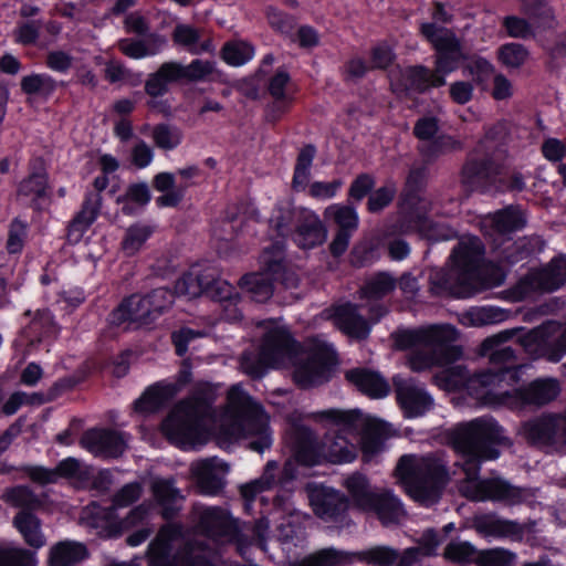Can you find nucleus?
I'll return each instance as SVG.
<instances>
[{
    "label": "nucleus",
    "instance_id": "nucleus-1",
    "mask_svg": "<svg viewBox=\"0 0 566 566\" xmlns=\"http://www.w3.org/2000/svg\"><path fill=\"white\" fill-rule=\"evenodd\" d=\"M213 400L209 386L198 385L196 391L179 401L163 421L164 436L182 450L205 444L210 436L221 448L248 441L251 450L262 453L271 447L269 416L241 385L229 389L227 405L219 415L212 410Z\"/></svg>",
    "mask_w": 566,
    "mask_h": 566
},
{
    "label": "nucleus",
    "instance_id": "nucleus-2",
    "mask_svg": "<svg viewBox=\"0 0 566 566\" xmlns=\"http://www.w3.org/2000/svg\"><path fill=\"white\" fill-rule=\"evenodd\" d=\"M450 440L460 455L457 464L465 475L460 484V492L465 497L472 501H501L510 505L527 497L526 490L514 488L502 479L478 478L483 461L499 458L500 451L495 446L510 444L496 421L478 418L459 423L451 430Z\"/></svg>",
    "mask_w": 566,
    "mask_h": 566
},
{
    "label": "nucleus",
    "instance_id": "nucleus-3",
    "mask_svg": "<svg viewBox=\"0 0 566 566\" xmlns=\"http://www.w3.org/2000/svg\"><path fill=\"white\" fill-rule=\"evenodd\" d=\"M264 335L258 354L244 353L241 358L243 373L260 378L270 368L293 367L294 381L302 388L325 382L335 361V349L322 337L311 339L301 349L286 327L276 322L262 324Z\"/></svg>",
    "mask_w": 566,
    "mask_h": 566
},
{
    "label": "nucleus",
    "instance_id": "nucleus-4",
    "mask_svg": "<svg viewBox=\"0 0 566 566\" xmlns=\"http://www.w3.org/2000/svg\"><path fill=\"white\" fill-rule=\"evenodd\" d=\"M200 539L185 543L182 527L163 526L148 546L149 566H216L217 546L237 537V524L229 513L216 506H193Z\"/></svg>",
    "mask_w": 566,
    "mask_h": 566
},
{
    "label": "nucleus",
    "instance_id": "nucleus-5",
    "mask_svg": "<svg viewBox=\"0 0 566 566\" xmlns=\"http://www.w3.org/2000/svg\"><path fill=\"white\" fill-rule=\"evenodd\" d=\"M483 253L479 238H462L451 254L452 266L431 272L432 293L468 298L482 290L501 285L504 281L503 271L493 265L482 264Z\"/></svg>",
    "mask_w": 566,
    "mask_h": 566
},
{
    "label": "nucleus",
    "instance_id": "nucleus-6",
    "mask_svg": "<svg viewBox=\"0 0 566 566\" xmlns=\"http://www.w3.org/2000/svg\"><path fill=\"white\" fill-rule=\"evenodd\" d=\"M517 332V329H507L488 337L482 343V352L484 355L490 353L492 367L471 375L464 366H453L443 373L446 387L448 389H465L475 399L495 406V398L492 394L499 390L502 382L507 378L512 382L518 380L520 367L515 366V350L511 346H502Z\"/></svg>",
    "mask_w": 566,
    "mask_h": 566
},
{
    "label": "nucleus",
    "instance_id": "nucleus-7",
    "mask_svg": "<svg viewBox=\"0 0 566 566\" xmlns=\"http://www.w3.org/2000/svg\"><path fill=\"white\" fill-rule=\"evenodd\" d=\"M457 329L449 324L429 325L416 329L400 331L395 336L397 347L410 349L408 366L413 371H423L433 366L451 361L459 354L452 343Z\"/></svg>",
    "mask_w": 566,
    "mask_h": 566
},
{
    "label": "nucleus",
    "instance_id": "nucleus-8",
    "mask_svg": "<svg viewBox=\"0 0 566 566\" xmlns=\"http://www.w3.org/2000/svg\"><path fill=\"white\" fill-rule=\"evenodd\" d=\"M396 476L406 492L424 506L434 504L450 480L447 461L440 454H406L396 467Z\"/></svg>",
    "mask_w": 566,
    "mask_h": 566
},
{
    "label": "nucleus",
    "instance_id": "nucleus-9",
    "mask_svg": "<svg viewBox=\"0 0 566 566\" xmlns=\"http://www.w3.org/2000/svg\"><path fill=\"white\" fill-rule=\"evenodd\" d=\"M143 493V486L138 482L125 484L113 497V505L104 509L91 505L84 511L83 518L87 524L97 530V534L104 537H117L123 532L139 526L149 518L151 505L142 503L135 506L125 518H118L116 510L127 507L135 503Z\"/></svg>",
    "mask_w": 566,
    "mask_h": 566
},
{
    "label": "nucleus",
    "instance_id": "nucleus-10",
    "mask_svg": "<svg viewBox=\"0 0 566 566\" xmlns=\"http://www.w3.org/2000/svg\"><path fill=\"white\" fill-rule=\"evenodd\" d=\"M332 412H347V410L328 409L315 413V419L326 429L319 443H304L295 452V460L304 465H315L322 462L344 464L353 462L358 455L357 443L354 437L343 430L332 419Z\"/></svg>",
    "mask_w": 566,
    "mask_h": 566
},
{
    "label": "nucleus",
    "instance_id": "nucleus-11",
    "mask_svg": "<svg viewBox=\"0 0 566 566\" xmlns=\"http://www.w3.org/2000/svg\"><path fill=\"white\" fill-rule=\"evenodd\" d=\"M419 171H411L407 179V189L400 203L399 220L394 226L391 233L419 232L428 240H449L451 235L438 230V227L428 219L431 202L421 197L417 191V182L420 179Z\"/></svg>",
    "mask_w": 566,
    "mask_h": 566
},
{
    "label": "nucleus",
    "instance_id": "nucleus-12",
    "mask_svg": "<svg viewBox=\"0 0 566 566\" xmlns=\"http://www.w3.org/2000/svg\"><path fill=\"white\" fill-rule=\"evenodd\" d=\"M175 301V294L167 289H155L140 295L133 294L111 313L109 322L120 325L125 322L148 326L166 313Z\"/></svg>",
    "mask_w": 566,
    "mask_h": 566
},
{
    "label": "nucleus",
    "instance_id": "nucleus-13",
    "mask_svg": "<svg viewBox=\"0 0 566 566\" xmlns=\"http://www.w3.org/2000/svg\"><path fill=\"white\" fill-rule=\"evenodd\" d=\"M261 272L244 275L240 287L256 302L269 300L273 293V282L282 281L291 285L284 265V247L281 242L264 249L259 258Z\"/></svg>",
    "mask_w": 566,
    "mask_h": 566
},
{
    "label": "nucleus",
    "instance_id": "nucleus-14",
    "mask_svg": "<svg viewBox=\"0 0 566 566\" xmlns=\"http://www.w3.org/2000/svg\"><path fill=\"white\" fill-rule=\"evenodd\" d=\"M332 419L354 437L358 450L360 449L365 461H370L384 450L385 428L384 423L359 410L347 412H332Z\"/></svg>",
    "mask_w": 566,
    "mask_h": 566
},
{
    "label": "nucleus",
    "instance_id": "nucleus-15",
    "mask_svg": "<svg viewBox=\"0 0 566 566\" xmlns=\"http://www.w3.org/2000/svg\"><path fill=\"white\" fill-rule=\"evenodd\" d=\"M515 366L520 367L518 380L512 382L507 378L506 381L502 382L499 390L492 394L493 398H495V406H504L510 409L518 410L527 406H543L558 396L560 391L559 384L552 378L536 379L527 387L509 389V387L516 385L521 378L523 366L517 365L516 361Z\"/></svg>",
    "mask_w": 566,
    "mask_h": 566
},
{
    "label": "nucleus",
    "instance_id": "nucleus-16",
    "mask_svg": "<svg viewBox=\"0 0 566 566\" xmlns=\"http://www.w3.org/2000/svg\"><path fill=\"white\" fill-rule=\"evenodd\" d=\"M518 340L531 356L557 363L566 355V325L549 321L520 336Z\"/></svg>",
    "mask_w": 566,
    "mask_h": 566
},
{
    "label": "nucleus",
    "instance_id": "nucleus-17",
    "mask_svg": "<svg viewBox=\"0 0 566 566\" xmlns=\"http://www.w3.org/2000/svg\"><path fill=\"white\" fill-rule=\"evenodd\" d=\"M420 31L437 51L433 73L444 78L458 69L460 60L463 59L460 40L450 29L437 27L434 23H422Z\"/></svg>",
    "mask_w": 566,
    "mask_h": 566
},
{
    "label": "nucleus",
    "instance_id": "nucleus-18",
    "mask_svg": "<svg viewBox=\"0 0 566 566\" xmlns=\"http://www.w3.org/2000/svg\"><path fill=\"white\" fill-rule=\"evenodd\" d=\"M520 434L539 448L566 447V417L544 415L524 422Z\"/></svg>",
    "mask_w": 566,
    "mask_h": 566
},
{
    "label": "nucleus",
    "instance_id": "nucleus-19",
    "mask_svg": "<svg viewBox=\"0 0 566 566\" xmlns=\"http://www.w3.org/2000/svg\"><path fill=\"white\" fill-rule=\"evenodd\" d=\"M566 283V259L552 260L545 268L534 270L525 275L516 285L521 298L533 293L553 292Z\"/></svg>",
    "mask_w": 566,
    "mask_h": 566
},
{
    "label": "nucleus",
    "instance_id": "nucleus-20",
    "mask_svg": "<svg viewBox=\"0 0 566 566\" xmlns=\"http://www.w3.org/2000/svg\"><path fill=\"white\" fill-rule=\"evenodd\" d=\"M324 218L337 228V232L329 245L331 253L339 256L347 250L353 234L359 227V216L356 208L333 203L325 208Z\"/></svg>",
    "mask_w": 566,
    "mask_h": 566
},
{
    "label": "nucleus",
    "instance_id": "nucleus-21",
    "mask_svg": "<svg viewBox=\"0 0 566 566\" xmlns=\"http://www.w3.org/2000/svg\"><path fill=\"white\" fill-rule=\"evenodd\" d=\"M389 80L392 92L398 95L410 92L421 93L430 87L446 84V78L421 65L406 69L395 67L389 73Z\"/></svg>",
    "mask_w": 566,
    "mask_h": 566
},
{
    "label": "nucleus",
    "instance_id": "nucleus-22",
    "mask_svg": "<svg viewBox=\"0 0 566 566\" xmlns=\"http://www.w3.org/2000/svg\"><path fill=\"white\" fill-rule=\"evenodd\" d=\"M397 401L407 418L424 416L433 407V398L412 378L394 377Z\"/></svg>",
    "mask_w": 566,
    "mask_h": 566
},
{
    "label": "nucleus",
    "instance_id": "nucleus-23",
    "mask_svg": "<svg viewBox=\"0 0 566 566\" xmlns=\"http://www.w3.org/2000/svg\"><path fill=\"white\" fill-rule=\"evenodd\" d=\"M228 473V463L217 457L202 459L190 465V474L205 495L218 494L226 484Z\"/></svg>",
    "mask_w": 566,
    "mask_h": 566
},
{
    "label": "nucleus",
    "instance_id": "nucleus-24",
    "mask_svg": "<svg viewBox=\"0 0 566 566\" xmlns=\"http://www.w3.org/2000/svg\"><path fill=\"white\" fill-rule=\"evenodd\" d=\"M80 444L86 451L99 458H117L125 451L124 433L111 429H91L84 432Z\"/></svg>",
    "mask_w": 566,
    "mask_h": 566
},
{
    "label": "nucleus",
    "instance_id": "nucleus-25",
    "mask_svg": "<svg viewBox=\"0 0 566 566\" xmlns=\"http://www.w3.org/2000/svg\"><path fill=\"white\" fill-rule=\"evenodd\" d=\"M326 238L327 229L318 214L306 208L297 209L294 242L302 249H313L323 244Z\"/></svg>",
    "mask_w": 566,
    "mask_h": 566
},
{
    "label": "nucleus",
    "instance_id": "nucleus-26",
    "mask_svg": "<svg viewBox=\"0 0 566 566\" xmlns=\"http://www.w3.org/2000/svg\"><path fill=\"white\" fill-rule=\"evenodd\" d=\"M306 491L311 506L315 514L322 518H335L348 506V502L344 495L334 489L308 483Z\"/></svg>",
    "mask_w": 566,
    "mask_h": 566
},
{
    "label": "nucleus",
    "instance_id": "nucleus-27",
    "mask_svg": "<svg viewBox=\"0 0 566 566\" xmlns=\"http://www.w3.org/2000/svg\"><path fill=\"white\" fill-rule=\"evenodd\" d=\"M472 527L485 538L520 539L524 533L523 526L517 522L503 520L492 514L475 516Z\"/></svg>",
    "mask_w": 566,
    "mask_h": 566
},
{
    "label": "nucleus",
    "instance_id": "nucleus-28",
    "mask_svg": "<svg viewBox=\"0 0 566 566\" xmlns=\"http://www.w3.org/2000/svg\"><path fill=\"white\" fill-rule=\"evenodd\" d=\"M328 317H333L335 326L350 337L365 338L370 332L368 321L358 313L356 305H338Z\"/></svg>",
    "mask_w": 566,
    "mask_h": 566
},
{
    "label": "nucleus",
    "instance_id": "nucleus-29",
    "mask_svg": "<svg viewBox=\"0 0 566 566\" xmlns=\"http://www.w3.org/2000/svg\"><path fill=\"white\" fill-rule=\"evenodd\" d=\"M206 295L223 305L226 319L235 321L241 317L238 308L239 294L233 285L220 277L219 269H217L213 281L207 285Z\"/></svg>",
    "mask_w": 566,
    "mask_h": 566
},
{
    "label": "nucleus",
    "instance_id": "nucleus-30",
    "mask_svg": "<svg viewBox=\"0 0 566 566\" xmlns=\"http://www.w3.org/2000/svg\"><path fill=\"white\" fill-rule=\"evenodd\" d=\"M102 205L101 193H87L81 211L75 216L69 226L67 239L72 243H77L84 233L96 220Z\"/></svg>",
    "mask_w": 566,
    "mask_h": 566
},
{
    "label": "nucleus",
    "instance_id": "nucleus-31",
    "mask_svg": "<svg viewBox=\"0 0 566 566\" xmlns=\"http://www.w3.org/2000/svg\"><path fill=\"white\" fill-rule=\"evenodd\" d=\"M217 268L209 265L205 269H192L184 274L175 284V292L188 298H195L206 294V289L216 276Z\"/></svg>",
    "mask_w": 566,
    "mask_h": 566
},
{
    "label": "nucleus",
    "instance_id": "nucleus-32",
    "mask_svg": "<svg viewBox=\"0 0 566 566\" xmlns=\"http://www.w3.org/2000/svg\"><path fill=\"white\" fill-rule=\"evenodd\" d=\"M178 394L174 385L158 381L149 386L145 392L134 402V409L142 415H149L158 411L172 397Z\"/></svg>",
    "mask_w": 566,
    "mask_h": 566
},
{
    "label": "nucleus",
    "instance_id": "nucleus-33",
    "mask_svg": "<svg viewBox=\"0 0 566 566\" xmlns=\"http://www.w3.org/2000/svg\"><path fill=\"white\" fill-rule=\"evenodd\" d=\"M150 489L157 504L161 507L163 517L166 520L172 518L180 510V504L184 501L180 491L171 480L165 479H155Z\"/></svg>",
    "mask_w": 566,
    "mask_h": 566
},
{
    "label": "nucleus",
    "instance_id": "nucleus-34",
    "mask_svg": "<svg viewBox=\"0 0 566 566\" xmlns=\"http://www.w3.org/2000/svg\"><path fill=\"white\" fill-rule=\"evenodd\" d=\"M346 379L370 398H384L390 390L388 382L378 373L364 368L348 370Z\"/></svg>",
    "mask_w": 566,
    "mask_h": 566
},
{
    "label": "nucleus",
    "instance_id": "nucleus-35",
    "mask_svg": "<svg viewBox=\"0 0 566 566\" xmlns=\"http://www.w3.org/2000/svg\"><path fill=\"white\" fill-rule=\"evenodd\" d=\"M366 512H374L384 526L398 524L406 514L400 500L391 492L377 493Z\"/></svg>",
    "mask_w": 566,
    "mask_h": 566
},
{
    "label": "nucleus",
    "instance_id": "nucleus-36",
    "mask_svg": "<svg viewBox=\"0 0 566 566\" xmlns=\"http://www.w3.org/2000/svg\"><path fill=\"white\" fill-rule=\"evenodd\" d=\"M172 41L195 55L214 50L212 41L203 39L201 31L189 24H177L172 32Z\"/></svg>",
    "mask_w": 566,
    "mask_h": 566
},
{
    "label": "nucleus",
    "instance_id": "nucleus-37",
    "mask_svg": "<svg viewBox=\"0 0 566 566\" xmlns=\"http://www.w3.org/2000/svg\"><path fill=\"white\" fill-rule=\"evenodd\" d=\"M526 224L524 211L517 207H507L484 219V226L491 227L495 233L506 234L521 230Z\"/></svg>",
    "mask_w": 566,
    "mask_h": 566
},
{
    "label": "nucleus",
    "instance_id": "nucleus-38",
    "mask_svg": "<svg viewBox=\"0 0 566 566\" xmlns=\"http://www.w3.org/2000/svg\"><path fill=\"white\" fill-rule=\"evenodd\" d=\"M87 557L84 544L74 541H62L50 549V566H75Z\"/></svg>",
    "mask_w": 566,
    "mask_h": 566
},
{
    "label": "nucleus",
    "instance_id": "nucleus-39",
    "mask_svg": "<svg viewBox=\"0 0 566 566\" xmlns=\"http://www.w3.org/2000/svg\"><path fill=\"white\" fill-rule=\"evenodd\" d=\"M13 525L29 546L41 548L45 545L46 541L41 528V522L34 514L27 510L20 511L13 517Z\"/></svg>",
    "mask_w": 566,
    "mask_h": 566
},
{
    "label": "nucleus",
    "instance_id": "nucleus-40",
    "mask_svg": "<svg viewBox=\"0 0 566 566\" xmlns=\"http://www.w3.org/2000/svg\"><path fill=\"white\" fill-rule=\"evenodd\" d=\"M154 188L163 195L156 198L160 208L178 206L185 196L186 187H177L175 176L170 172H159L154 177Z\"/></svg>",
    "mask_w": 566,
    "mask_h": 566
},
{
    "label": "nucleus",
    "instance_id": "nucleus-41",
    "mask_svg": "<svg viewBox=\"0 0 566 566\" xmlns=\"http://www.w3.org/2000/svg\"><path fill=\"white\" fill-rule=\"evenodd\" d=\"M494 181V169L486 161L470 160L462 170V182L472 190H486Z\"/></svg>",
    "mask_w": 566,
    "mask_h": 566
},
{
    "label": "nucleus",
    "instance_id": "nucleus-42",
    "mask_svg": "<svg viewBox=\"0 0 566 566\" xmlns=\"http://www.w3.org/2000/svg\"><path fill=\"white\" fill-rule=\"evenodd\" d=\"M344 486L350 496L353 505L365 512L371 505L377 494L370 490L367 478L359 472L348 475L344 480Z\"/></svg>",
    "mask_w": 566,
    "mask_h": 566
},
{
    "label": "nucleus",
    "instance_id": "nucleus-43",
    "mask_svg": "<svg viewBox=\"0 0 566 566\" xmlns=\"http://www.w3.org/2000/svg\"><path fill=\"white\" fill-rule=\"evenodd\" d=\"M354 560L355 554L328 547L304 557L301 566H344L352 564Z\"/></svg>",
    "mask_w": 566,
    "mask_h": 566
},
{
    "label": "nucleus",
    "instance_id": "nucleus-44",
    "mask_svg": "<svg viewBox=\"0 0 566 566\" xmlns=\"http://www.w3.org/2000/svg\"><path fill=\"white\" fill-rule=\"evenodd\" d=\"M178 69L175 62H166L161 64L158 71L151 74L145 84V91L148 95L157 97L167 93L171 82L179 81Z\"/></svg>",
    "mask_w": 566,
    "mask_h": 566
},
{
    "label": "nucleus",
    "instance_id": "nucleus-45",
    "mask_svg": "<svg viewBox=\"0 0 566 566\" xmlns=\"http://www.w3.org/2000/svg\"><path fill=\"white\" fill-rule=\"evenodd\" d=\"M29 329L36 336L39 343L44 339H55L61 332V326L55 321L53 313L43 308L34 313Z\"/></svg>",
    "mask_w": 566,
    "mask_h": 566
},
{
    "label": "nucleus",
    "instance_id": "nucleus-46",
    "mask_svg": "<svg viewBox=\"0 0 566 566\" xmlns=\"http://www.w3.org/2000/svg\"><path fill=\"white\" fill-rule=\"evenodd\" d=\"M21 91L29 96L48 98L56 90V81L48 73H32L20 82Z\"/></svg>",
    "mask_w": 566,
    "mask_h": 566
},
{
    "label": "nucleus",
    "instance_id": "nucleus-47",
    "mask_svg": "<svg viewBox=\"0 0 566 566\" xmlns=\"http://www.w3.org/2000/svg\"><path fill=\"white\" fill-rule=\"evenodd\" d=\"M154 233V228L146 223H135L126 229L120 242L125 255L133 256L138 253Z\"/></svg>",
    "mask_w": 566,
    "mask_h": 566
},
{
    "label": "nucleus",
    "instance_id": "nucleus-48",
    "mask_svg": "<svg viewBox=\"0 0 566 566\" xmlns=\"http://www.w3.org/2000/svg\"><path fill=\"white\" fill-rule=\"evenodd\" d=\"M315 155L316 149L313 145H306L300 150L292 180V186L296 191L305 190L308 186Z\"/></svg>",
    "mask_w": 566,
    "mask_h": 566
},
{
    "label": "nucleus",
    "instance_id": "nucleus-49",
    "mask_svg": "<svg viewBox=\"0 0 566 566\" xmlns=\"http://www.w3.org/2000/svg\"><path fill=\"white\" fill-rule=\"evenodd\" d=\"M19 195L25 197L34 205L48 197V175L44 170L31 174L21 181Z\"/></svg>",
    "mask_w": 566,
    "mask_h": 566
},
{
    "label": "nucleus",
    "instance_id": "nucleus-50",
    "mask_svg": "<svg viewBox=\"0 0 566 566\" xmlns=\"http://www.w3.org/2000/svg\"><path fill=\"white\" fill-rule=\"evenodd\" d=\"M503 314L495 307H472L460 315V323L465 327H482L501 322Z\"/></svg>",
    "mask_w": 566,
    "mask_h": 566
},
{
    "label": "nucleus",
    "instance_id": "nucleus-51",
    "mask_svg": "<svg viewBox=\"0 0 566 566\" xmlns=\"http://www.w3.org/2000/svg\"><path fill=\"white\" fill-rule=\"evenodd\" d=\"M355 560L365 562L373 566H392L397 563L399 553L389 546H373L354 553Z\"/></svg>",
    "mask_w": 566,
    "mask_h": 566
},
{
    "label": "nucleus",
    "instance_id": "nucleus-52",
    "mask_svg": "<svg viewBox=\"0 0 566 566\" xmlns=\"http://www.w3.org/2000/svg\"><path fill=\"white\" fill-rule=\"evenodd\" d=\"M479 551L470 542L451 541L443 551L446 560L453 564H476Z\"/></svg>",
    "mask_w": 566,
    "mask_h": 566
},
{
    "label": "nucleus",
    "instance_id": "nucleus-53",
    "mask_svg": "<svg viewBox=\"0 0 566 566\" xmlns=\"http://www.w3.org/2000/svg\"><path fill=\"white\" fill-rule=\"evenodd\" d=\"M276 470L277 463L275 461H269L261 478L241 486V495L245 500L252 501L256 494L270 490L275 483Z\"/></svg>",
    "mask_w": 566,
    "mask_h": 566
},
{
    "label": "nucleus",
    "instance_id": "nucleus-54",
    "mask_svg": "<svg viewBox=\"0 0 566 566\" xmlns=\"http://www.w3.org/2000/svg\"><path fill=\"white\" fill-rule=\"evenodd\" d=\"M396 287L395 279L388 273H379L367 281L361 289L363 297L368 300H380Z\"/></svg>",
    "mask_w": 566,
    "mask_h": 566
},
{
    "label": "nucleus",
    "instance_id": "nucleus-55",
    "mask_svg": "<svg viewBox=\"0 0 566 566\" xmlns=\"http://www.w3.org/2000/svg\"><path fill=\"white\" fill-rule=\"evenodd\" d=\"M254 48L244 41H232L222 49L224 62L231 66H241L252 60Z\"/></svg>",
    "mask_w": 566,
    "mask_h": 566
},
{
    "label": "nucleus",
    "instance_id": "nucleus-56",
    "mask_svg": "<svg viewBox=\"0 0 566 566\" xmlns=\"http://www.w3.org/2000/svg\"><path fill=\"white\" fill-rule=\"evenodd\" d=\"M461 143L452 136L440 135L429 143L422 144L420 147L421 154L426 158H438L442 155L461 149Z\"/></svg>",
    "mask_w": 566,
    "mask_h": 566
},
{
    "label": "nucleus",
    "instance_id": "nucleus-57",
    "mask_svg": "<svg viewBox=\"0 0 566 566\" xmlns=\"http://www.w3.org/2000/svg\"><path fill=\"white\" fill-rule=\"evenodd\" d=\"M151 138L158 148L172 150L181 144L182 133L175 126L159 124L153 128Z\"/></svg>",
    "mask_w": 566,
    "mask_h": 566
},
{
    "label": "nucleus",
    "instance_id": "nucleus-58",
    "mask_svg": "<svg viewBox=\"0 0 566 566\" xmlns=\"http://www.w3.org/2000/svg\"><path fill=\"white\" fill-rule=\"evenodd\" d=\"M175 66L179 70V80L201 81L208 77L214 71V63L211 61L193 60L188 65L175 62Z\"/></svg>",
    "mask_w": 566,
    "mask_h": 566
},
{
    "label": "nucleus",
    "instance_id": "nucleus-59",
    "mask_svg": "<svg viewBox=\"0 0 566 566\" xmlns=\"http://www.w3.org/2000/svg\"><path fill=\"white\" fill-rule=\"evenodd\" d=\"M290 82V76L284 71H279L270 81L269 91L274 98L273 108L283 112L291 101L286 87Z\"/></svg>",
    "mask_w": 566,
    "mask_h": 566
},
{
    "label": "nucleus",
    "instance_id": "nucleus-60",
    "mask_svg": "<svg viewBox=\"0 0 566 566\" xmlns=\"http://www.w3.org/2000/svg\"><path fill=\"white\" fill-rule=\"evenodd\" d=\"M516 555L504 548L479 551L476 564L479 566H512Z\"/></svg>",
    "mask_w": 566,
    "mask_h": 566
},
{
    "label": "nucleus",
    "instance_id": "nucleus-61",
    "mask_svg": "<svg viewBox=\"0 0 566 566\" xmlns=\"http://www.w3.org/2000/svg\"><path fill=\"white\" fill-rule=\"evenodd\" d=\"M3 499L13 506L27 510H32L40 505L36 495L27 486H15L8 490Z\"/></svg>",
    "mask_w": 566,
    "mask_h": 566
},
{
    "label": "nucleus",
    "instance_id": "nucleus-62",
    "mask_svg": "<svg viewBox=\"0 0 566 566\" xmlns=\"http://www.w3.org/2000/svg\"><path fill=\"white\" fill-rule=\"evenodd\" d=\"M296 210L291 208H277L270 219V227L276 231L277 237L285 238L292 233V221H296Z\"/></svg>",
    "mask_w": 566,
    "mask_h": 566
},
{
    "label": "nucleus",
    "instance_id": "nucleus-63",
    "mask_svg": "<svg viewBox=\"0 0 566 566\" xmlns=\"http://www.w3.org/2000/svg\"><path fill=\"white\" fill-rule=\"evenodd\" d=\"M0 566H36L35 553L23 548L0 552Z\"/></svg>",
    "mask_w": 566,
    "mask_h": 566
},
{
    "label": "nucleus",
    "instance_id": "nucleus-64",
    "mask_svg": "<svg viewBox=\"0 0 566 566\" xmlns=\"http://www.w3.org/2000/svg\"><path fill=\"white\" fill-rule=\"evenodd\" d=\"M27 238V223L19 219H14L8 231L6 249L10 254H19L22 252Z\"/></svg>",
    "mask_w": 566,
    "mask_h": 566
}]
</instances>
